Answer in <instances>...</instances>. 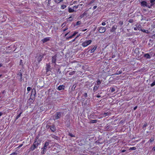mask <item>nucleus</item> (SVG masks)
Wrapping results in <instances>:
<instances>
[{"instance_id": "0e129e2a", "label": "nucleus", "mask_w": 155, "mask_h": 155, "mask_svg": "<svg viewBox=\"0 0 155 155\" xmlns=\"http://www.w3.org/2000/svg\"><path fill=\"white\" fill-rule=\"evenodd\" d=\"M121 73H122V71H119V72H118V73H119V74H121Z\"/></svg>"}, {"instance_id": "f704fd0d", "label": "nucleus", "mask_w": 155, "mask_h": 155, "mask_svg": "<svg viewBox=\"0 0 155 155\" xmlns=\"http://www.w3.org/2000/svg\"><path fill=\"white\" fill-rule=\"evenodd\" d=\"M141 26L140 25H139L138 26H137V29L140 31V29H142L141 28Z\"/></svg>"}, {"instance_id": "3c124183", "label": "nucleus", "mask_w": 155, "mask_h": 155, "mask_svg": "<svg viewBox=\"0 0 155 155\" xmlns=\"http://www.w3.org/2000/svg\"><path fill=\"white\" fill-rule=\"evenodd\" d=\"M152 151H155V146L154 147L152 150Z\"/></svg>"}, {"instance_id": "412c9836", "label": "nucleus", "mask_w": 155, "mask_h": 155, "mask_svg": "<svg viewBox=\"0 0 155 155\" xmlns=\"http://www.w3.org/2000/svg\"><path fill=\"white\" fill-rule=\"evenodd\" d=\"M65 87V86L63 85H60L58 86V89L59 90H61L62 89H64V87Z\"/></svg>"}, {"instance_id": "bb28decb", "label": "nucleus", "mask_w": 155, "mask_h": 155, "mask_svg": "<svg viewBox=\"0 0 155 155\" xmlns=\"http://www.w3.org/2000/svg\"><path fill=\"white\" fill-rule=\"evenodd\" d=\"M101 81L100 79H98L97 81V83L95 84L97 85V86L100 85L101 84Z\"/></svg>"}, {"instance_id": "c756f323", "label": "nucleus", "mask_w": 155, "mask_h": 155, "mask_svg": "<svg viewBox=\"0 0 155 155\" xmlns=\"http://www.w3.org/2000/svg\"><path fill=\"white\" fill-rule=\"evenodd\" d=\"M97 121V120H91V123H96Z\"/></svg>"}, {"instance_id": "9d476101", "label": "nucleus", "mask_w": 155, "mask_h": 155, "mask_svg": "<svg viewBox=\"0 0 155 155\" xmlns=\"http://www.w3.org/2000/svg\"><path fill=\"white\" fill-rule=\"evenodd\" d=\"M50 67H51V66L50 65V63H49L48 64H46V70L47 72L49 71H50V69H51Z\"/></svg>"}, {"instance_id": "2eb2a0df", "label": "nucleus", "mask_w": 155, "mask_h": 155, "mask_svg": "<svg viewBox=\"0 0 155 155\" xmlns=\"http://www.w3.org/2000/svg\"><path fill=\"white\" fill-rule=\"evenodd\" d=\"M87 13L86 11L84 12V13L80 15V18H82L84 16H86Z\"/></svg>"}, {"instance_id": "a18cd8bd", "label": "nucleus", "mask_w": 155, "mask_h": 155, "mask_svg": "<svg viewBox=\"0 0 155 155\" xmlns=\"http://www.w3.org/2000/svg\"><path fill=\"white\" fill-rule=\"evenodd\" d=\"M78 5H75L73 7V9H76L78 8Z\"/></svg>"}, {"instance_id": "a19ab883", "label": "nucleus", "mask_w": 155, "mask_h": 155, "mask_svg": "<svg viewBox=\"0 0 155 155\" xmlns=\"http://www.w3.org/2000/svg\"><path fill=\"white\" fill-rule=\"evenodd\" d=\"M23 65V62H22V61L21 60H20V65Z\"/></svg>"}, {"instance_id": "6e6d98bb", "label": "nucleus", "mask_w": 155, "mask_h": 155, "mask_svg": "<svg viewBox=\"0 0 155 155\" xmlns=\"http://www.w3.org/2000/svg\"><path fill=\"white\" fill-rule=\"evenodd\" d=\"M106 25V23L104 22H102V25L104 26V25Z\"/></svg>"}, {"instance_id": "72a5a7b5", "label": "nucleus", "mask_w": 155, "mask_h": 155, "mask_svg": "<svg viewBox=\"0 0 155 155\" xmlns=\"http://www.w3.org/2000/svg\"><path fill=\"white\" fill-rule=\"evenodd\" d=\"M154 138H153V137H151L150 138V139L148 141V142H149L150 143H151L152 142H153L154 141Z\"/></svg>"}, {"instance_id": "2f4dec72", "label": "nucleus", "mask_w": 155, "mask_h": 155, "mask_svg": "<svg viewBox=\"0 0 155 155\" xmlns=\"http://www.w3.org/2000/svg\"><path fill=\"white\" fill-rule=\"evenodd\" d=\"M136 148L135 147H130L129 149V150H135L136 149Z\"/></svg>"}, {"instance_id": "09e8293b", "label": "nucleus", "mask_w": 155, "mask_h": 155, "mask_svg": "<svg viewBox=\"0 0 155 155\" xmlns=\"http://www.w3.org/2000/svg\"><path fill=\"white\" fill-rule=\"evenodd\" d=\"M108 112H107V113L105 112V113H104V115H105V116H106L108 115Z\"/></svg>"}, {"instance_id": "ddd939ff", "label": "nucleus", "mask_w": 155, "mask_h": 155, "mask_svg": "<svg viewBox=\"0 0 155 155\" xmlns=\"http://www.w3.org/2000/svg\"><path fill=\"white\" fill-rule=\"evenodd\" d=\"M20 77V78H19V81H23V79H22V74L21 72H19L17 74V77Z\"/></svg>"}, {"instance_id": "cd10ccee", "label": "nucleus", "mask_w": 155, "mask_h": 155, "mask_svg": "<svg viewBox=\"0 0 155 155\" xmlns=\"http://www.w3.org/2000/svg\"><path fill=\"white\" fill-rule=\"evenodd\" d=\"M140 31H143V32L148 33L149 32L148 30H145V29H140Z\"/></svg>"}, {"instance_id": "f8f14e48", "label": "nucleus", "mask_w": 155, "mask_h": 155, "mask_svg": "<svg viewBox=\"0 0 155 155\" xmlns=\"http://www.w3.org/2000/svg\"><path fill=\"white\" fill-rule=\"evenodd\" d=\"M51 0H48V6L52 7L54 6V5L52 4V2H54V1H53L52 2H51Z\"/></svg>"}, {"instance_id": "4d7b16f0", "label": "nucleus", "mask_w": 155, "mask_h": 155, "mask_svg": "<svg viewBox=\"0 0 155 155\" xmlns=\"http://www.w3.org/2000/svg\"><path fill=\"white\" fill-rule=\"evenodd\" d=\"M125 151H126L125 150H121L120 152L123 153V152H125Z\"/></svg>"}, {"instance_id": "6e6552de", "label": "nucleus", "mask_w": 155, "mask_h": 155, "mask_svg": "<svg viewBox=\"0 0 155 155\" xmlns=\"http://www.w3.org/2000/svg\"><path fill=\"white\" fill-rule=\"evenodd\" d=\"M49 128L52 132H54L56 130V128L54 126H48V129Z\"/></svg>"}, {"instance_id": "4be33fe9", "label": "nucleus", "mask_w": 155, "mask_h": 155, "mask_svg": "<svg viewBox=\"0 0 155 155\" xmlns=\"http://www.w3.org/2000/svg\"><path fill=\"white\" fill-rule=\"evenodd\" d=\"M97 46L95 45L93 48L91 50V51L90 52L91 53H92L94 52V51L97 48Z\"/></svg>"}, {"instance_id": "13d9d810", "label": "nucleus", "mask_w": 155, "mask_h": 155, "mask_svg": "<svg viewBox=\"0 0 155 155\" xmlns=\"http://www.w3.org/2000/svg\"><path fill=\"white\" fill-rule=\"evenodd\" d=\"M97 6L96 5H95L93 7V8L95 9H96L97 8Z\"/></svg>"}, {"instance_id": "a211bd4d", "label": "nucleus", "mask_w": 155, "mask_h": 155, "mask_svg": "<svg viewBox=\"0 0 155 155\" xmlns=\"http://www.w3.org/2000/svg\"><path fill=\"white\" fill-rule=\"evenodd\" d=\"M99 86L95 84V85L93 88V91L94 92H95L97 91L98 89Z\"/></svg>"}, {"instance_id": "b1692460", "label": "nucleus", "mask_w": 155, "mask_h": 155, "mask_svg": "<svg viewBox=\"0 0 155 155\" xmlns=\"http://www.w3.org/2000/svg\"><path fill=\"white\" fill-rule=\"evenodd\" d=\"M22 113V112H21L16 117L15 120L16 121L21 116V114Z\"/></svg>"}, {"instance_id": "864d4df0", "label": "nucleus", "mask_w": 155, "mask_h": 155, "mask_svg": "<svg viewBox=\"0 0 155 155\" xmlns=\"http://www.w3.org/2000/svg\"><path fill=\"white\" fill-rule=\"evenodd\" d=\"M23 146V144H21L20 145H19L18 147V148H20L21 147Z\"/></svg>"}, {"instance_id": "5701e85b", "label": "nucleus", "mask_w": 155, "mask_h": 155, "mask_svg": "<svg viewBox=\"0 0 155 155\" xmlns=\"http://www.w3.org/2000/svg\"><path fill=\"white\" fill-rule=\"evenodd\" d=\"M68 12L70 13L73 12H74V9L72 8H71L68 7Z\"/></svg>"}, {"instance_id": "79ce46f5", "label": "nucleus", "mask_w": 155, "mask_h": 155, "mask_svg": "<svg viewBox=\"0 0 155 155\" xmlns=\"http://www.w3.org/2000/svg\"><path fill=\"white\" fill-rule=\"evenodd\" d=\"M27 90L28 91H30L31 90V88L30 87H28L27 88Z\"/></svg>"}, {"instance_id": "49530a36", "label": "nucleus", "mask_w": 155, "mask_h": 155, "mask_svg": "<svg viewBox=\"0 0 155 155\" xmlns=\"http://www.w3.org/2000/svg\"><path fill=\"white\" fill-rule=\"evenodd\" d=\"M17 154V153L16 152H13L10 155H16Z\"/></svg>"}, {"instance_id": "8fccbe9b", "label": "nucleus", "mask_w": 155, "mask_h": 155, "mask_svg": "<svg viewBox=\"0 0 155 155\" xmlns=\"http://www.w3.org/2000/svg\"><path fill=\"white\" fill-rule=\"evenodd\" d=\"M115 91V89L114 88H112L111 90V92H113Z\"/></svg>"}, {"instance_id": "7c9ffc66", "label": "nucleus", "mask_w": 155, "mask_h": 155, "mask_svg": "<svg viewBox=\"0 0 155 155\" xmlns=\"http://www.w3.org/2000/svg\"><path fill=\"white\" fill-rule=\"evenodd\" d=\"M73 18H72V17L71 16L69 17L67 20L68 21H71L72 20H73Z\"/></svg>"}, {"instance_id": "9b49d317", "label": "nucleus", "mask_w": 155, "mask_h": 155, "mask_svg": "<svg viewBox=\"0 0 155 155\" xmlns=\"http://www.w3.org/2000/svg\"><path fill=\"white\" fill-rule=\"evenodd\" d=\"M57 55H54L52 57V62L53 63H55L56 61Z\"/></svg>"}, {"instance_id": "680f3d73", "label": "nucleus", "mask_w": 155, "mask_h": 155, "mask_svg": "<svg viewBox=\"0 0 155 155\" xmlns=\"http://www.w3.org/2000/svg\"><path fill=\"white\" fill-rule=\"evenodd\" d=\"M67 29H68V28H66L64 29L63 31H65L67 30Z\"/></svg>"}, {"instance_id": "473e14b6", "label": "nucleus", "mask_w": 155, "mask_h": 155, "mask_svg": "<svg viewBox=\"0 0 155 155\" xmlns=\"http://www.w3.org/2000/svg\"><path fill=\"white\" fill-rule=\"evenodd\" d=\"M66 7V6L65 5H62L61 6V8L62 9H64Z\"/></svg>"}, {"instance_id": "dca6fc26", "label": "nucleus", "mask_w": 155, "mask_h": 155, "mask_svg": "<svg viewBox=\"0 0 155 155\" xmlns=\"http://www.w3.org/2000/svg\"><path fill=\"white\" fill-rule=\"evenodd\" d=\"M36 94V93L35 89V88L33 89L32 91L31 96L33 95L34 96V97H35Z\"/></svg>"}, {"instance_id": "393cba45", "label": "nucleus", "mask_w": 155, "mask_h": 155, "mask_svg": "<svg viewBox=\"0 0 155 155\" xmlns=\"http://www.w3.org/2000/svg\"><path fill=\"white\" fill-rule=\"evenodd\" d=\"M75 73H76L75 71H73L72 72H70L69 73V74L70 75H73L74 74H75Z\"/></svg>"}, {"instance_id": "423d86ee", "label": "nucleus", "mask_w": 155, "mask_h": 155, "mask_svg": "<svg viewBox=\"0 0 155 155\" xmlns=\"http://www.w3.org/2000/svg\"><path fill=\"white\" fill-rule=\"evenodd\" d=\"M141 4L142 6L145 7L146 6L149 8H150L151 7L150 6V4H147V3L146 1H142L141 2Z\"/></svg>"}, {"instance_id": "1a4fd4ad", "label": "nucleus", "mask_w": 155, "mask_h": 155, "mask_svg": "<svg viewBox=\"0 0 155 155\" xmlns=\"http://www.w3.org/2000/svg\"><path fill=\"white\" fill-rule=\"evenodd\" d=\"M117 26L115 25L112 26L111 29L110 30L111 32H114L115 31V30L117 28Z\"/></svg>"}, {"instance_id": "bf43d9fd", "label": "nucleus", "mask_w": 155, "mask_h": 155, "mask_svg": "<svg viewBox=\"0 0 155 155\" xmlns=\"http://www.w3.org/2000/svg\"><path fill=\"white\" fill-rule=\"evenodd\" d=\"M137 27H135L134 28V30L135 31H137Z\"/></svg>"}, {"instance_id": "f257e3e1", "label": "nucleus", "mask_w": 155, "mask_h": 155, "mask_svg": "<svg viewBox=\"0 0 155 155\" xmlns=\"http://www.w3.org/2000/svg\"><path fill=\"white\" fill-rule=\"evenodd\" d=\"M41 142L38 139V138L37 137L35 139V140L33 144L31 146L30 148V151H33L36 148H37L38 146L40 144Z\"/></svg>"}, {"instance_id": "052dcab7", "label": "nucleus", "mask_w": 155, "mask_h": 155, "mask_svg": "<svg viewBox=\"0 0 155 155\" xmlns=\"http://www.w3.org/2000/svg\"><path fill=\"white\" fill-rule=\"evenodd\" d=\"M137 108V106H135V107L134 108V110H136V109Z\"/></svg>"}, {"instance_id": "39448f33", "label": "nucleus", "mask_w": 155, "mask_h": 155, "mask_svg": "<svg viewBox=\"0 0 155 155\" xmlns=\"http://www.w3.org/2000/svg\"><path fill=\"white\" fill-rule=\"evenodd\" d=\"M44 55V54L42 55L38 54L37 55L36 58H37V61H38V63H39L42 60V58H43Z\"/></svg>"}, {"instance_id": "4468645a", "label": "nucleus", "mask_w": 155, "mask_h": 155, "mask_svg": "<svg viewBox=\"0 0 155 155\" xmlns=\"http://www.w3.org/2000/svg\"><path fill=\"white\" fill-rule=\"evenodd\" d=\"M50 39L49 37H47L41 40L42 41L43 43H45L46 42L49 41Z\"/></svg>"}, {"instance_id": "c85d7f7f", "label": "nucleus", "mask_w": 155, "mask_h": 155, "mask_svg": "<svg viewBox=\"0 0 155 155\" xmlns=\"http://www.w3.org/2000/svg\"><path fill=\"white\" fill-rule=\"evenodd\" d=\"M41 149L42 150L41 151V153L42 154H44L46 152V151H47V150H46L44 149Z\"/></svg>"}, {"instance_id": "774afa93", "label": "nucleus", "mask_w": 155, "mask_h": 155, "mask_svg": "<svg viewBox=\"0 0 155 155\" xmlns=\"http://www.w3.org/2000/svg\"><path fill=\"white\" fill-rule=\"evenodd\" d=\"M146 10L145 9L143 8V11L146 12Z\"/></svg>"}, {"instance_id": "0eeeda50", "label": "nucleus", "mask_w": 155, "mask_h": 155, "mask_svg": "<svg viewBox=\"0 0 155 155\" xmlns=\"http://www.w3.org/2000/svg\"><path fill=\"white\" fill-rule=\"evenodd\" d=\"M105 28L104 27H101L98 28V31L100 33H103L105 31Z\"/></svg>"}, {"instance_id": "37998d69", "label": "nucleus", "mask_w": 155, "mask_h": 155, "mask_svg": "<svg viewBox=\"0 0 155 155\" xmlns=\"http://www.w3.org/2000/svg\"><path fill=\"white\" fill-rule=\"evenodd\" d=\"M147 125V123H145L143 126V128H144V127H146Z\"/></svg>"}, {"instance_id": "6ab92c4d", "label": "nucleus", "mask_w": 155, "mask_h": 155, "mask_svg": "<svg viewBox=\"0 0 155 155\" xmlns=\"http://www.w3.org/2000/svg\"><path fill=\"white\" fill-rule=\"evenodd\" d=\"M150 1L151 3V4L150 5V6L151 7L154 5L155 3V0H150Z\"/></svg>"}, {"instance_id": "a878e982", "label": "nucleus", "mask_w": 155, "mask_h": 155, "mask_svg": "<svg viewBox=\"0 0 155 155\" xmlns=\"http://www.w3.org/2000/svg\"><path fill=\"white\" fill-rule=\"evenodd\" d=\"M51 137H52V138L56 139V140H58V136L54 135H51Z\"/></svg>"}, {"instance_id": "ea45409f", "label": "nucleus", "mask_w": 155, "mask_h": 155, "mask_svg": "<svg viewBox=\"0 0 155 155\" xmlns=\"http://www.w3.org/2000/svg\"><path fill=\"white\" fill-rule=\"evenodd\" d=\"M128 21L129 22H130L131 23H132L134 21H133V19H130Z\"/></svg>"}, {"instance_id": "69168bd1", "label": "nucleus", "mask_w": 155, "mask_h": 155, "mask_svg": "<svg viewBox=\"0 0 155 155\" xmlns=\"http://www.w3.org/2000/svg\"><path fill=\"white\" fill-rule=\"evenodd\" d=\"M2 112H0V117L2 115Z\"/></svg>"}, {"instance_id": "338daca9", "label": "nucleus", "mask_w": 155, "mask_h": 155, "mask_svg": "<svg viewBox=\"0 0 155 155\" xmlns=\"http://www.w3.org/2000/svg\"><path fill=\"white\" fill-rule=\"evenodd\" d=\"M97 97H98V98H99V97H101V95H97Z\"/></svg>"}, {"instance_id": "f03ea898", "label": "nucleus", "mask_w": 155, "mask_h": 155, "mask_svg": "<svg viewBox=\"0 0 155 155\" xmlns=\"http://www.w3.org/2000/svg\"><path fill=\"white\" fill-rule=\"evenodd\" d=\"M91 42L92 41L91 40L86 41L82 43V45L84 47H86L91 44Z\"/></svg>"}, {"instance_id": "58836bf2", "label": "nucleus", "mask_w": 155, "mask_h": 155, "mask_svg": "<svg viewBox=\"0 0 155 155\" xmlns=\"http://www.w3.org/2000/svg\"><path fill=\"white\" fill-rule=\"evenodd\" d=\"M63 0H56L55 1L57 3H59L61 2H62L63 1Z\"/></svg>"}, {"instance_id": "aec40b11", "label": "nucleus", "mask_w": 155, "mask_h": 155, "mask_svg": "<svg viewBox=\"0 0 155 155\" xmlns=\"http://www.w3.org/2000/svg\"><path fill=\"white\" fill-rule=\"evenodd\" d=\"M139 48H136L134 50V52L137 55H139L140 53L139 51Z\"/></svg>"}, {"instance_id": "603ef678", "label": "nucleus", "mask_w": 155, "mask_h": 155, "mask_svg": "<svg viewBox=\"0 0 155 155\" xmlns=\"http://www.w3.org/2000/svg\"><path fill=\"white\" fill-rule=\"evenodd\" d=\"M77 33V32H75L72 35L73 36H74L76 35Z\"/></svg>"}, {"instance_id": "5fc2aeb1", "label": "nucleus", "mask_w": 155, "mask_h": 155, "mask_svg": "<svg viewBox=\"0 0 155 155\" xmlns=\"http://www.w3.org/2000/svg\"><path fill=\"white\" fill-rule=\"evenodd\" d=\"M73 37H74V36H73V35H72L69 36V38H71Z\"/></svg>"}, {"instance_id": "4c0bfd02", "label": "nucleus", "mask_w": 155, "mask_h": 155, "mask_svg": "<svg viewBox=\"0 0 155 155\" xmlns=\"http://www.w3.org/2000/svg\"><path fill=\"white\" fill-rule=\"evenodd\" d=\"M81 23V21H78L76 24V25H79Z\"/></svg>"}, {"instance_id": "20e7f679", "label": "nucleus", "mask_w": 155, "mask_h": 155, "mask_svg": "<svg viewBox=\"0 0 155 155\" xmlns=\"http://www.w3.org/2000/svg\"><path fill=\"white\" fill-rule=\"evenodd\" d=\"M49 142L48 141H46L44 145V147L43 148H41V149H44L46 150H47V148L48 147V148H50V147L49 146Z\"/></svg>"}, {"instance_id": "c03bdc74", "label": "nucleus", "mask_w": 155, "mask_h": 155, "mask_svg": "<svg viewBox=\"0 0 155 155\" xmlns=\"http://www.w3.org/2000/svg\"><path fill=\"white\" fill-rule=\"evenodd\" d=\"M84 95L85 97H87V93H84Z\"/></svg>"}, {"instance_id": "c9c22d12", "label": "nucleus", "mask_w": 155, "mask_h": 155, "mask_svg": "<svg viewBox=\"0 0 155 155\" xmlns=\"http://www.w3.org/2000/svg\"><path fill=\"white\" fill-rule=\"evenodd\" d=\"M68 135L71 136V137H75V136L73 134H72L71 133H69L68 134Z\"/></svg>"}, {"instance_id": "f3484780", "label": "nucleus", "mask_w": 155, "mask_h": 155, "mask_svg": "<svg viewBox=\"0 0 155 155\" xmlns=\"http://www.w3.org/2000/svg\"><path fill=\"white\" fill-rule=\"evenodd\" d=\"M144 57L147 59H150L151 58V56L148 53L145 54H144Z\"/></svg>"}, {"instance_id": "e433bc0d", "label": "nucleus", "mask_w": 155, "mask_h": 155, "mask_svg": "<svg viewBox=\"0 0 155 155\" xmlns=\"http://www.w3.org/2000/svg\"><path fill=\"white\" fill-rule=\"evenodd\" d=\"M155 85V81H154L151 84L150 86L153 87Z\"/></svg>"}, {"instance_id": "de8ad7c7", "label": "nucleus", "mask_w": 155, "mask_h": 155, "mask_svg": "<svg viewBox=\"0 0 155 155\" xmlns=\"http://www.w3.org/2000/svg\"><path fill=\"white\" fill-rule=\"evenodd\" d=\"M119 24H120V25H123V22L122 21H120L119 22Z\"/></svg>"}, {"instance_id": "7ed1b4c3", "label": "nucleus", "mask_w": 155, "mask_h": 155, "mask_svg": "<svg viewBox=\"0 0 155 155\" xmlns=\"http://www.w3.org/2000/svg\"><path fill=\"white\" fill-rule=\"evenodd\" d=\"M62 114L61 112H57L56 113L54 119V120H57L60 118Z\"/></svg>"}, {"instance_id": "e2e57ef3", "label": "nucleus", "mask_w": 155, "mask_h": 155, "mask_svg": "<svg viewBox=\"0 0 155 155\" xmlns=\"http://www.w3.org/2000/svg\"><path fill=\"white\" fill-rule=\"evenodd\" d=\"M69 33V32H68L66 34L64 35V36L65 37Z\"/></svg>"}]
</instances>
